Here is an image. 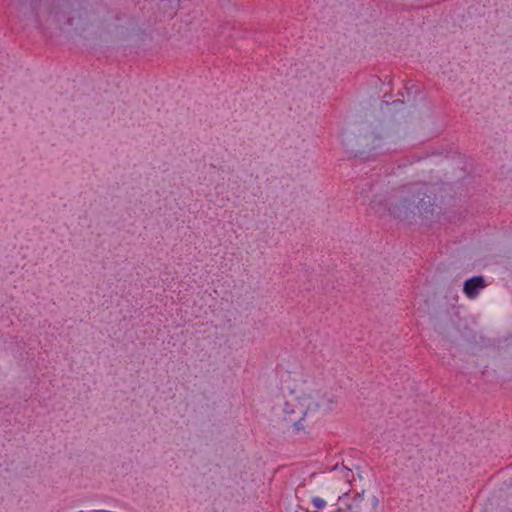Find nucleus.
Returning a JSON list of instances; mask_svg holds the SVG:
<instances>
[{
	"instance_id": "obj_1",
	"label": "nucleus",
	"mask_w": 512,
	"mask_h": 512,
	"mask_svg": "<svg viewBox=\"0 0 512 512\" xmlns=\"http://www.w3.org/2000/svg\"><path fill=\"white\" fill-rule=\"evenodd\" d=\"M430 185L413 183L404 186L393 199L375 198L370 203L371 210L379 216L389 214L396 219H408L418 213L427 217L432 213L434 202L428 194Z\"/></svg>"
},
{
	"instance_id": "obj_2",
	"label": "nucleus",
	"mask_w": 512,
	"mask_h": 512,
	"mask_svg": "<svg viewBox=\"0 0 512 512\" xmlns=\"http://www.w3.org/2000/svg\"><path fill=\"white\" fill-rule=\"evenodd\" d=\"M334 400L319 392L298 395L291 392L283 407L284 420L295 427L296 430L305 428V421L315 415L317 411L332 409Z\"/></svg>"
},
{
	"instance_id": "obj_3",
	"label": "nucleus",
	"mask_w": 512,
	"mask_h": 512,
	"mask_svg": "<svg viewBox=\"0 0 512 512\" xmlns=\"http://www.w3.org/2000/svg\"><path fill=\"white\" fill-rule=\"evenodd\" d=\"M339 512H354L364 505L363 492L345 491L337 498Z\"/></svg>"
},
{
	"instance_id": "obj_4",
	"label": "nucleus",
	"mask_w": 512,
	"mask_h": 512,
	"mask_svg": "<svg viewBox=\"0 0 512 512\" xmlns=\"http://www.w3.org/2000/svg\"><path fill=\"white\" fill-rule=\"evenodd\" d=\"M485 287V280L481 276H474L464 283V293L470 299H474L478 296L481 289Z\"/></svg>"
},
{
	"instance_id": "obj_5",
	"label": "nucleus",
	"mask_w": 512,
	"mask_h": 512,
	"mask_svg": "<svg viewBox=\"0 0 512 512\" xmlns=\"http://www.w3.org/2000/svg\"><path fill=\"white\" fill-rule=\"evenodd\" d=\"M378 505V497L372 496L368 502L364 503V505H362L361 508L355 510L354 512H377Z\"/></svg>"
},
{
	"instance_id": "obj_6",
	"label": "nucleus",
	"mask_w": 512,
	"mask_h": 512,
	"mask_svg": "<svg viewBox=\"0 0 512 512\" xmlns=\"http://www.w3.org/2000/svg\"><path fill=\"white\" fill-rule=\"evenodd\" d=\"M335 472L339 473L341 477L348 483L349 485H352V483L355 481L354 473L351 469L342 466L339 468L338 466H335L334 468Z\"/></svg>"
},
{
	"instance_id": "obj_7",
	"label": "nucleus",
	"mask_w": 512,
	"mask_h": 512,
	"mask_svg": "<svg viewBox=\"0 0 512 512\" xmlns=\"http://www.w3.org/2000/svg\"><path fill=\"white\" fill-rule=\"evenodd\" d=\"M311 503L316 509V512H320L327 507V501L320 496H313L311 498Z\"/></svg>"
},
{
	"instance_id": "obj_8",
	"label": "nucleus",
	"mask_w": 512,
	"mask_h": 512,
	"mask_svg": "<svg viewBox=\"0 0 512 512\" xmlns=\"http://www.w3.org/2000/svg\"><path fill=\"white\" fill-rule=\"evenodd\" d=\"M300 510H304L301 506H298V508L294 512H300Z\"/></svg>"
}]
</instances>
